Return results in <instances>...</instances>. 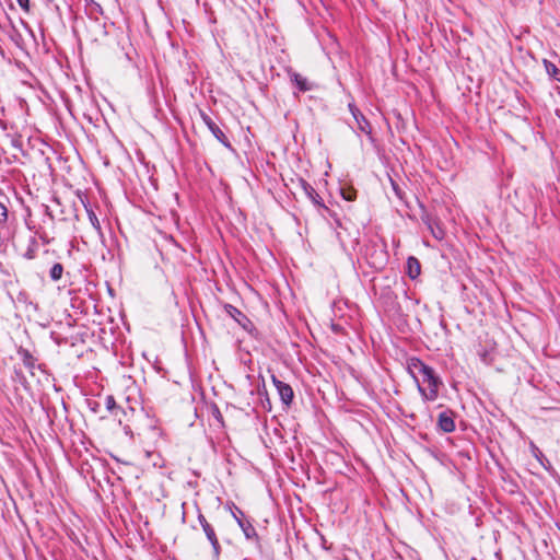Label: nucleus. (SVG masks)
Returning a JSON list of instances; mask_svg holds the SVG:
<instances>
[{
	"label": "nucleus",
	"instance_id": "1",
	"mask_svg": "<svg viewBox=\"0 0 560 560\" xmlns=\"http://www.w3.org/2000/svg\"><path fill=\"white\" fill-rule=\"evenodd\" d=\"M416 381L418 380L416 378ZM422 381L429 386V390H425L422 386H420V384H418V389L423 399L429 401L435 400L438 398L439 388L442 385V382L431 366L422 374Z\"/></svg>",
	"mask_w": 560,
	"mask_h": 560
},
{
	"label": "nucleus",
	"instance_id": "2",
	"mask_svg": "<svg viewBox=\"0 0 560 560\" xmlns=\"http://www.w3.org/2000/svg\"><path fill=\"white\" fill-rule=\"evenodd\" d=\"M198 522L212 547V557L214 560H218L221 555V545L219 538L217 536L215 529L212 524L208 522L206 516L201 513L198 514Z\"/></svg>",
	"mask_w": 560,
	"mask_h": 560
},
{
	"label": "nucleus",
	"instance_id": "3",
	"mask_svg": "<svg viewBox=\"0 0 560 560\" xmlns=\"http://www.w3.org/2000/svg\"><path fill=\"white\" fill-rule=\"evenodd\" d=\"M200 117L205 125L209 128L211 133L218 139L223 145L226 148L230 147V142L224 135V132L219 128V126L212 120V118L206 114L205 112L200 110Z\"/></svg>",
	"mask_w": 560,
	"mask_h": 560
},
{
	"label": "nucleus",
	"instance_id": "4",
	"mask_svg": "<svg viewBox=\"0 0 560 560\" xmlns=\"http://www.w3.org/2000/svg\"><path fill=\"white\" fill-rule=\"evenodd\" d=\"M272 383L276 386L282 402L289 407L294 397L292 387L289 384L278 380L275 375H272Z\"/></svg>",
	"mask_w": 560,
	"mask_h": 560
},
{
	"label": "nucleus",
	"instance_id": "5",
	"mask_svg": "<svg viewBox=\"0 0 560 560\" xmlns=\"http://www.w3.org/2000/svg\"><path fill=\"white\" fill-rule=\"evenodd\" d=\"M291 81L296 85V88L301 92L312 91L317 88L316 83L308 81L300 72H293Z\"/></svg>",
	"mask_w": 560,
	"mask_h": 560
},
{
	"label": "nucleus",
	"instance_id": "6",
	"mask_svg": "<svg viewBox=\"0 0 560 560\" xmlns=\"http://www.w3.org/2000/svg\"><path fill=\"white\" fill-rule=\"evenodd\" d=\"M439 428L446 433L453 432L455 430V422L453 419L452 412L444 411L439 415L438 419Z\"/></svg>",
	"mask_w": 560,
	"mask_h": 560
},
{
	"label": "nucleus",
	"instance_id": "7",
	"mask_svg": "<svg viewBox=\"0 0 560 560\" xmlns=\"http://www.w3.org/2000/svg\"><path fill=\"white\" fill-rule=\"evenodd\" d=\"M430 366L424 364L420 359L418 358H411L408 361V370L412 374V376L416 378V373L423 374Z\"/></svg>",
	"mask_w": 560,
	"mask_h": 560
},
{
	"label": "nucleus",
	"instance_id": "8",
	"mask_svg": "<svg viewBox=\"0 0 560 560\" xmlns=\"http://www.w3.org/2000/svg\"><path fill=\"white\" fill-rule=\"evenodd\" d=\"M300 184L306 194V196L316 205L323 207L324 209H327L324 205L320 203V197L316 192V190L313 188L312 185H310L306 180L300 179Z\"/></svg>",
	"mask_w": 560,
	"mask_h": 560
},
{
	"label": "nucleus",
	"instance_id": "9",
	"mask_svg": "<svg viewBox=\"0 0 560 560\" xmlns=\"http://www.w3.org/2000/svg\"><path fill=\"white\" fill-rule=\"evenodd\" d=\"M421 272V265L419 262V260L413 257V256H410L408 259H407V273L408 276L411 278V279H416Z\"/></svg>",
	"mask_w": 560,
	"mask_h": 560
},
{
	"label": "nucleus",
	"instance_id": "10",
	"mask_svg": "<svg viewBox=\"0 0 560 560\" xmlns=\"http://www.w3.org/2000/svg\"><path fill=\"white\" fill-rule=\"evenodd\" d=\"M238 526L242 528V530L247 539L257 538L256 529L249 522L238 521Z\"/></svg>",
	"mask_w": 560,
	"mask_h": 560
},
{
	"label": "nucleus",
	"instance_id": "11",
	"mask_svg": "<svg viewBox=\"0 0 560 560\" xmlns=\"http://www.w3.org/2000/svg\"><path fill=\"white\" fill-rule=\"evenodd\" d=\"M350 107V110L353 115V117L355 118V120L358 121L359 124V127L362 131H365L366 132V127L369 126V122L368 120L364 118V116L359 112L358 108H355L353 105H349Z\"/></svg>",
	"mask_w": 560,
	"mask_h": 560
},
{
	"label": "nucleus",
	"instance_id": "12",
	"mask_svg": "<svg viewBox=\"0 0 560 560\" xmlns=\"http://www.w3.org/2000/svg\"><path fill=\"white\" fill-rule=\"evenodd\" d=\"M224 310H225V312H226V314H228L229 316H231L232 318H234V319H235L236 322H238V323H241L240 317L245 318V316L243 315V313H242L238 308H236L235 306H233V305H231V304H226V305L224 306Z\"/></svg>",
	"mask_w": 560,
	"mask_h": 560
},
{
	"label": "nucleus",
	"instance_id": "13",
	"mask_svg": "<svg viewBox=\"0 0 560 560\" xmlns=\"http://www.w3.org/2000/svg\"><path fill=\"white\" fill-rule=\"evenodd\" d=\"M62 272H63V266L59 262H56L50 268L49 276H50L51 280L58 281L62 277Z\"/></svg>",
	"mask_w": 560,
	"mask_h": 560
},
{
	"label": "nucleus",
	"instance_id": "14",
	"mask_svg": "<svg viewBox=\"0 0 560 560\" xmlns=\"http://www.w3.org/2000/svg\"><path fill=\"white\" fill-rule=\"evenodd\" d=\"M86 211H88V215H89V220H90L91 224L96 230V232L101 235L102 228H101V223H100L96 214L94 213V211L92 209L86 208Z\"/></svg>",
	"mask_w": 560,
	"mask_h": 560
},
{
	"label": "nucleus",
	"instance_id": "15",
	"mask_svg": "<svg viewBox=\"0 0 560 560\" xmlns=\"http://www.w3.org/2000/svg\"><path fill=\"white\" fill-rule=\"evenodd\" d=\"M105 405L110 412H113L115 409H118V406L116 405L115 398L113 396L106 397Z\"/></svg>",
	"mask_w": 560,
	"mask_h": 560
},
{
	"label": "nucleus",
	"instance_id": "16",
	"mask_svg": "<svg viewBox=\"0 0 560 560\" xmlns=\"http://www.w3.org/2000/svg\"><path fill=\"white\" fill-rule=\"evenodd\" d=\"M7 219H8L7 207L2 202H0V224L5 223Z\"/></svg>",
	"mask_w": 560,
	"mask_h": 560
},
{
	"label": "nucleus",
	"instance_id": "17",
	"mask_svg": "<svg viewBox=\"0 0 560 560\" xmlns=\"http://www.w3.org/2000/svg\"><path fill=\"white\" fill-rule=\"evenodd\" d=\"M16 2L24 12H30V0H16Z\"/></svg>",
	"mask_w": 560,
	"mask_h": 560
},
{
	"label": "nucleus",
	"instance_id": "18",
	"mask_svg": "<svg viewBox=\"0 0 560 560\" xmlns=\"http://www.w3.org/2000/svg\"><path fill=\"white\" fill-rule=\"evenodd\" d=\"M357 558L355 553L350 552V555L342 553V557H338L335 560H357Z\"/></svg>",
	"mask_w": 560,
	"mask_h": 560
},
{
	"label": "nucleus",
	"instance_id": "19",
	"mask_svg": "<svg viewBox=\"0 0 560 560\" xmlns=\"http://www.w3.org/2000/svg\"><path fill=\"white\" fill-rule=\"evenodd\" d=\"M550 81L560 82V72H547Z\"/></svg>",
	"mask_w": 560,
	"mask_h": 560
},
{
	"label": "nucleus",
	"instance_id": "20",
	"mask_svg": "<svg viewBox=\"0 0 560 560\" xmlns=\"http://www.w3.org/2000/svg\"><path fill=\"white\" fill-rule=\"evenodd\" d=\"M281 54H282V57H281L282 61H285L284 59H287L288 56L284 54L283 50L281 51ZM279 67L282 68V70H291L290 67L285 65V62L280 63Z\"/></svg>",
	"mask_w": 560,
	"mask_h": 560
},
{
	"label": "nucleus",
	"instance_id": "21",
	"mask_svg": "<svg viewBox=\"0 0 560 560\" xmlns=\"http://www.w3.org/2000/svg\"><path fill=\"white\" fill-rule=\"evenodd\" d=\"M544 62H545V66H546V70H552V71L558 70V68L553 63L548 62L547 60H544Z\"/></svg>",
	"mask_w": 560,
	"mask_h": 560
},
{
	"label": "nucleus",
	"instance_id": "22",
	"mask_svg": "<svg viewBox=\"0 0 560 560\" xmlns=\"http://www.w3.org/2000/svg\"><path fill=\"white\" fill-rule=\"evenodd\" d=\"M342 196H343V198H345V199H347V200H352V199L354 198L352 194H347V195H346L345 192H342Z\"/></svg>",
	"mask_w": 560,
	"mask_h": 560
},
{
	"label": "nucleus",
	"instance_id": "23",
	"mask_svg": "<svg viewBox=\"0 0 560 560\" xmlns=\"http://www.w3.org/2000/svg\"><path fill=\"white\" fill-rule=\"evenodd\" d=\"M269 70H270V71L277 70V66H276V65H273V63H271V65H270V67H269Z\"/></svg>",
	"mask_w": 560,
	"mask_h": 560
},
{
	"label": "nucleus",
	"instance_id": "24",
	"mask_svg": "<svg viewBox=\"0 0 560 560\" xmlns=\"http://www.w3.org/2000/svg\"><path fill=\"white\" fill-rule=\"evenodd\" d=\"M234 517H235L237 523H238V521H243L241 517L236 516L235 514H234Z\"/></svg>",
	"mask_w": 560,
	"mask_h": 560
}]
</instances>
